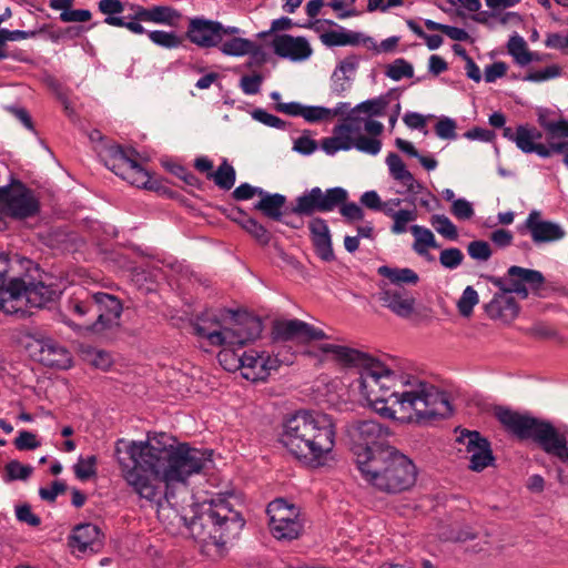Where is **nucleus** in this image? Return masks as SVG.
<instances>
[{"instance_id":"37","label":"nucleus","mask_w":568,"mask_h":568,"mask_svg":"<svg viewBox=\"0 0 568 568\" xmlns=\"http://www.w3.org/2000/svg\"><path fill=\"white\" fill-rule=\"evenodd\" d=\"M348 103H339V106L335 110H331L324 106H304L302 110L301 116H303L307 122H318L323 120H327L332 116L337 115L342 112L343 108H348Z\"/></svg>"},{"instance_id":"34","label":"nucleus","mask_w":568,"mask_h":568,"mask_svg":"<svg viewBox=\"0 0 568 568\" xmlns=\"http://www.w3.org/2000/svg\"><path fill=\"white\" fill-rule=\"evenodd\" d=\"M219 48L225 55L242 57L255 52L257 45L248 39L234 37L225 41L222 40Z\"/></svg>"},{"instance_id":"9","label":"nucleus","mask_w":568,"mask_h":568,"mask_svg":"<svg viewBox=\"0 0 568 568\" xmlns=\"http://www.w3.org/2000/svg\"><path fill=\"white\" fill-rule=\"evenodd\" d=\"M100 156L104 165L131 185L153 189L149 172L140 163V154L133 148L120 144L106 146Z\"/></svg>"},{"instance_id":"62","label":"nucleus","mask_w":568,"mask_h":568,"mask_svg":"<svg viewBox=\"0 0 568 568\" xmlns=\"http://www.w3.org/2000/svg\"><path fill=\"white\" fill-rule=\"evenodd\" d=\"M507 72V65L504 62H494L485 69V81L487 83L495 82L497 79L503 78Z\"/></svg>"},{"instance_id":"29","label":"nucleus","mask_w":568,"mask_h":568,"mask_svg":"<svg viewBox=\"0 0 568 568\" xmlns=\"http://www.w3.org/2000/svg\"><path fill=\"white\" fill-rule=\"evenodd\" d=\"M321 41L327 47H338V45H357V44H367V42H372V38L364 37L362 33L346 31V30H332L321 34Z\"/></svg>"},{"instance_id":"5","label":"nucleus","mask_w":568,"mask_h":568,"mask_svg":"<svg viewBox=\"0 0 568 568\" xmlns=\"http://www.w3.org/2000/svg\"><path fill=\"white\" fill-rule=\"evenodd\" d=\"M357 469L362 478L375 489L398 494L412 488L416 483L417 470L414 463L394 446L379 450V454L368 458L359 455Z\"/></svg>"},{"instance_id":"47","label":"nucleus","mask_w":568,"mask_h":568,"mask_svg":"<svg viewBox=\"0 0 568 568\" xmlns=\"http://www.w3.org/2000/svg\"><path fill=\"white\" fill-rule=\"evenodd\" d=\"M561 74V68L557 64L547 65L539 70H531L525 75L526 81L542 82L555 79Z\"/></svg>"},{"instance_id":"14","label":"nucleus","mask_w":568,"mask_h":568,"mask_svg":"<svg viewBox=\"0 0 568 568\" xmlns=\"http://www.w3.org/2000/svg\"><path fill=\"white\" fill-rule=\"evenodd\" d=\"M347 196V191L339 186L326 191L315 186L296 197L292 212L305 216H311L316 212H332L344 203Z\"/></svg>"},{"instance_id":"10","label":"nucleus","mask_w":568,"mask_h":568,"mask_svg":"<svg viewBox=\"0 0 568 568\" xmlns=\"http://www.w3.org/2000/svg\"><path fill=\"white\" fill-rule=\"evenodd\" d=\"M266 514L270 531L275 539L292 541L302 535L305 519L297 505L276 498L267 505Z\"/></svg>"},{"instance_id":"15","label":"nucleus","mask_w":568,"mask_h":568,"mask_svg":"<svg viewBox=\"0 0 568 568\" xmlns=\"http://www.w3.org/2000/svg\"><path fill=\"white\" fill-rule=\"evenodd\" d=\"M9 266L8 256L0 254V311L24 317L30 314L26 305V281L22 278L7 281Z\"/></svg>"},{"instance_id":"6","label":"nucleus","mask_w":568,"mask_h":568,"mask_svg":"<svg viewBox=\"0 0 568 568\" xmlns=\"http://www.w3.org/2000/svg\"><path fill=\"white\" fill-rule=\"evenodd\" d=\"M490 283L499 288L493 300L485 306L487 315L491 320L504 323L513 322L519 313V306L511 293L525 300L529 295V288L537 295L545 284L541 272L513 265L507 271L506 277L488 276Z\"/></svg>"},{"instance_id":"22","label":"nucleus","mask_w":568,"mask_h":568,"mask_svg":"<svg viewBox=\"0 0 568 568\" xmlns=\"http://www.w3.org/2000/svg\"><path fill=\"white\" fill-rule=\"evenodd\" d=\"M103 535L94 524H80L75 526L70 536L69 545L79 554L98 552L103 545Z\"/></svg>"},{"instance_id":"26","label":"nucleus","mask_w":568,"mask_h":568,"mask_svg":"<svg viewBox=\"0 0 568 568\" xmlns=\"http://www.w3.org/2000/svg\"><path fill=\"white\" fill-rule=\"evenodd\" d=\"M58 295V290L51 284L43 282H26V305L40 308L52 302Z\"/></svg>"},{"instance_id":"12","label":"nucleus","mask_w":568,"mask_h":568,"mask_svg":"<svg viewBox=\"0 0 568 568\" xmlns=\"http://www.w3.org/2000/svg\"><path fill=\"white\" fill-rule=\"evenodd\" d=\"M351 437V450L355 458V464L359 466V455L365 454L369 459L379 454V450L392 448L385 443L388 435L387 428H384L375 420H358L351 425L348 429Z\"/></svg>"},{"instance_id":"56","label":"nucleus","mask_w":568,"mask_h":568,"mask_svg":"<svg viewBox=\"0 0 568 568\" xmlns=\"http://www.w3.org/2000/svg\"><path fill=\"white\" fill-rule=\"evenodd\" d=\"M92 13L87 9H68L60 13L62 22H87L91 19Z\"/></svg>"},{"instance_id":"39","label":"nucleus","mask_w":568,"mask_h":568,"mask_svg":"<svg viewBox=\"0 0 568 568\" xmlns=\"http://www.w3.org/2000/svg\"><path fill=\"white\" fill-rule=\"evenodd\" d=\"M149 39L164 49H176L182 45L183 39L173 31L153 30L148 32Z\"/></svg>"},{"instance_id":"63","label":"nucleus","mask_w":568,"mask_h":568,"mask_svg":"<svg viewBox=\"0 0 568 568\" xmlns=\"http://www.w3.org/2000/svg\"><path fill=\"white\" fill-rule=\"evenodd\" d=\"M16 515L18 520L26 523L32 527H37L41 523L40 518L32 513L31 507L28 505L17 507Z\"/></svg>"},{"instance_id":"38","label":"nucleus","mask_w":568,"mask_h":568,"mask_svg":"<svg viewBox=\"0 0 568 568\" xmlns=\"http://www.w3.org/2000/svg\"><path fill=\"white\" fill-rule=\"evenodd\" d=\"M235 170L226 160L222 162L216 171L210 174V179H213L214 183L223 190H231L235 183Z\"/></svg>"},{"instance_id":"25","label":"nucleus","mask_w":568,"mask_h":568,"mask_svg":"<svg viewBox=\"0 0 568 568\" xmlns=\"http://www.w3.org/2000/svg\"><path fill=\"white\" fill-rule=\"evenodd\" d=\"M39 345V361L43 365L58 369H68L71 367L72 357L64 346L52 339L42 341Z\"/></svg>"},{"instance_id":"31","label":"nucleus","mask_w":568,"mask_h":568,"mask_svg":"<svg viewBox=\"0 0 568 568\" xmlns=\"http://www.w3.org/2000/svg\"><path fill=\"white\" fill-rule=\"evenodd\" d=\"M377 273L396 286L404 284L416 285L419 281L418 274L408 267L399 268L383 265L378 267Z\"/></svg>"},{"instance_id":"53","label":"nucleus","mask_w":568,"mask_h":568,"mask_svg":"<svg viewBox=\"0 0 568 568\" xmlns=\"http://www.w3.org/2000/svg\"><path fill=\"white\" fill-rule=\"evenodd\" d=\"M450 212L456 219L463 221L470 220L475 214L473 204L465 199H457L454 201Z\"/></svg>"},{"instance_id":"28","label":"nucleus","mask_w":568,"mask_h":568,"mask_svg":"<svg viewBox=\"0 0 568 568\" xmlns=\"http://www.w3.org/2000/svg\"><path fill=\"white\" fill-rule=\"evenodd\" d=\"M386 164L393 179L402 183L407 191L414 192L416 187L420 186L398 154L389 153L386 158Z\"/></svg>"},{"instance_id":"51","label":"nucleus","mask_w":568,"mask_h":568,"mask_svg":"<svg viewBox=\"0 0 568 568\" xmlns=\"http://www.w3.org/2000/svg\"><path fill=\"white\" fill-rule=\"evenodd\" d=\"M467 253L476 261L486 262L491 256V248L487 242L477 240L468 244Z\"/></svg>"},{"instance_id":"20","label":"nucleus","mask_w":568,"mask_h":568,"mask_svg":"<svg viewBox=\"0 0 568 568\" xmlns=\"http://www.w3.org/2000/svg\"><path fill=\"white\" fill-rule=\"evenodd\" d=\"M458 442L466 447L471 470L481 471L494 462L489 442L481 437L478 432L465 430Z\"/></svg>"},{"instance_id":"41","label":"nucleus","mask_w":568,"mask_h":568,"mask_svg":"<svg viewBox=\"0 0 568 568\" xmlns=\"http://www.w3.org/2000/svg\"><path fill=\"white\" fill-rule=\"evenodd\" d=\"M479 302L478 293L473 286H467L458 300L457 307L460 315L468 317L471 315L475 305Z\"/></svg>"},{"instance_id":"33","label":"nucleus","mask_w":568,"mask_h":568,"mask_svg":"<svg viewBox=\"0 0 568 568\" xmlns=\"http://www.w3.org/2000/svg\"><path fill=\"white\" fill-rule=\"evenodd\" d=\"M242 215V220H237V224L241 225L257 243L261 245H267L271 241L270 231L261 224L257 220L248 216L245 212L239 211Z\"/></svg>"},{"instance_id":"54","label":"nucleus","mask_w":568,"mask_h":568,"mask_svg":"<svg viewBox=\"0 0 568 568\" xmlns=\"http://www.w3.org/2000/svg\"><path fill=\"white\" fill-rule=\"evenodd\" d=\"M252 118L267 126L284 129L285 122L278 116L266 112L263 109H256L252 112Z\"/></svg>"},{"instance_id":"3","label":"nucleus","mask_w":568,"mask_h":568,"mask_svg":"<svg viewBox=\"0 0 568 568\" xmlns=\"http://www.w3.org/2000/svg\"><path fill=\"white\" fill-rule=\"evenodd\" d=\"M193 331L200 341L221 347L217 359L225 371H240L247 381L265 382L280 366L278 359L267 352L244 349L245 344L255 339L262 331L261 321L248 313H206L195 320Z\"/></svg>"},{"instance_id":"30","label":"nucleus","mask_w":568,"mask_h":568,"mask_svg":"<svg viewBox=\"0 0 568 568\" xmlns=\"http://www.w3.org/2000/svg\"><path fill=\"white\" fill-rule=\"evenodd\" d=\"M95 307L94 293L84 287H78L68 300L67 308L79 318L88 315Z\"/></svg>"},{"instance_id":"7","label":"nucleus","mask_w":568,"mask_h":568,"mask_svg":"<svg viewBox=\"0 0 568 568\" xmlns=\"http://www.w3.org/2000/svg\"><path fill=\"white\" fill-rule=\"evenodd\" d=\"M495 416L503 427L520 440L530 439L546 454L568 463V446L565 434L548 422L508 407L497 406Z\"/></svg>"},{"instance_id":"13","label":"nucleus","mask_w":568,"mask_h":568,"mask_svg":"<svg viewBox=\"0 0 568 568\" xmlns=\"http://www.w3.org/2000/svg\"><path fill=\"white\" fill-rule=\"evenodd\" d=\"M2 211L16 220L36 216L40 211V202L34 192L20 181L0 187Z\"/></svg>"},{"instance_id":"42","label":"nucleus","mask_w":568,"mask_h":568,"mask_svg":"<svg viewBox=\"0 0 568 568\" xmlns=\"http://www.w3.org/2000/svg\"><path fill=\"white\" fill-rule=\"evenodd\" d=\"M32 473V467L28 465H22L18 460L9 462L4 467V481L9 483L12 480H26Z\"/></svg>"},{"instance_id":"11","label":"nucleus","mask_w":568,"mask_h":568,"mask_svg":"<svg viewBox=\"0 0 568 568\" xmlns=\"http://www.w3.org/2000/svg\"><path fill=\"white\" fill-rule=\"evenodd\" d=\"M336 128L342 136L348 140L351 149L355 148L359 152L371 155L379 153L382 142L378 136L383 133V123L351 113Z\"/></svg>"},{"instance_id":"24","label":"nucleus","mask_w":568,"mask_h":568,"mask_svg":"<svg viewBox=\"0 0 568 568\" xmlns=\"http://www.w3.org/2000/svg\"><path fill=\"white\" fill-rule=\"evenodd\" d=\"M133 9V18L138 21L165 24L170 27H175L182 17L180 11L170 6H153L150 8L135 6Z\"/></svg>"},{"instance_id":"46","label":"nucleus","mask_w":568,"mask_h":568,"mask_svg":"<svg viewBox=\"0 0 568 568\" xmlns=\"http://www.w3.org/2000/svg\"><path fill=\"white\" fill-rule=\"evenodd\" d=\"M322 149L329 155L335 154L339 150H351V144L347 139L342 136L338 129L335 126L333 136L324 139L322 142Z\"/></svg>"},{"instance_id":"18","label":"nucleus","mask_w":568,"mask_h":568,"mask_svg":"<svg viewBox=\"0 0 568 568\" xmlns=\"http://www.w3.org/2000/svg\"><path fill=\"white\" fill-rule=\"evenodd\" d=\"M222 23L219 21L195 17L190 19L186 38L187 40L202 49L216 48L221 43L220 31Z\"/></svg>"},{"instance_id":"17","label":"nucleus","mask_w":568,"mask_h":568,"mask_svg":"<svg viewBox=\"0 0 568 568\" xmlns=\"http://www.w3.org/2000/svg\"><path fill=\"white\" fill-rule=\"evenodd\" d=\"M527 231L536 245L562 240L566 231L556 222L544 220L537 210L530 211L520 231Z\"/></svg>"},{"instance_id":"23","label":"nucleus","mask_w":568,"mask_h":568,"mask_svg":"<svg viewBox=\"0 0 568 568\" xmlns=\"http://www.w3.org/2000/svg\"><path fill=\"white\" fill-rule=\"evenodd\" d=\"M379 301L400 317L410 316L415 306V298L410 294L399 288H389L386 283L381 284Z\"/></svg>"},{"instance_id":"21","label":"nucleus","mask_w":568,"mask_h":568,"mask_svg":"<svg viewBox=\"0 0 568 568\" xmlns=\"http://www.w3.org/2000/svg\"><path fill=\"white\" fill-rule=\"evenodd\" d=\"M272 47L276 55L291 61H304L313 52L304 37H293L291 34L276 36L273 39Z\"/></svg>"},{"instance_id":"32","label":"nucleus","mask_w":568,"mask_h":568,"mask_svg":"<svg viewBox=\"0 0 568 568\" xmlns=\"http://www.w3.org/2000/svg\"><path fill=\"white\" fill-rule=\"evenodd\" d=\"M409 231L415 239L413 250L418 255L426 256L429 248H437L439 246L436 242L435 235L429 229L420 225H412Z\"/></svg>"},{"instance_id":"48","label":"nucleus","mask_w":568,"mask_h":568,"mask_svg":"<svg viewBox=\"0 0 568 568\" xmlns=\"http://www.w3.org/2000/svg\"><path fill=\"white\" fill-rule=\"evenodd\" d=\"M316 254L326 262L334 260L331 234L312 237Z\"/></svg>"},{"instance_id":"59","label":"nucleus","mask_w":568,"mask_h":568,"mask_svg":"<svg viewBox=\"0 0 568 568\" xmlns=\"http://www.w3.org/2000/svg\"><path fill=\"white\" fill-rule=\"evenodd\" d=\"M98 8L101 13L106 16L105 18H118L115 14H120L124 10L120 0H100Z\"/></svg>"},{"instance_id":"27","label":"nucleus","mask_w":568,"mask_h":568,"mask_svg":"<svg viewBox=\"0 0 568 568\" xmlns=\"http://www.w3.org/2000/svg\"><path fill=\"white\" fill-rule=\"evenodd\" d=\"M260 197L261 200L254 205V209L273 221H281L286 197L280 193L270 194L265 191Z\"/></svg>"},{"instance_id":"52","label":"nucleus","mask_w":568,"mask_h":568,"mask_svg":"<svg viewBox=\"0 0 568 568\" xmlns=\"http://www.w3.org/2000/svg\"><path fill=\"white\" fill-rule=\"evenodd\" d=\"M140 22L141 21L135 20L133 17H132L131 21H125L124 18H105L104 19V23H106L109 26L125 28L135 34H144V33L148 34L149 31H146L145 28Z\"/></svg>"},{"instance_id":"8","label":"nucleus","mask_w":568,"mask_h":568,"mask_svg":"<svg viewBox=\"0 0 568 568\" xmlns=\"http://www.w3.org/2000/svg\"><path fill=\"white\" fill-rule=\"evenodd\" d=\"M546 131L547 143H542V132L531 124H520L515 130L503 129V136L516 144L526 154L535 153L542 159L554 154H562L564 164L568 168V120L541 121Z\"/></svg>"},{"instance_id":"40","label":"nucleus","mask_w":568,"mask_h":568,"mask_svg":"<svg viewBox=\"0 0 568 568\" xmlns=\"http://www.w3.org/2000/svg\"><path fill=\"white\" fill-rule=\"evenodd\" d=\"M430 224L437 233L444 237L455 241L458 237L457 227L454 223L443 214H435L430 217Z\"/></svg>"},{"instance_id":"50","label":"nucleus","mask_w":568,"mask_h":568,"mask_svg":"<svg viewBox=\"0 0 568 568\" xmlns=\"http://www.w3.org/2000/svg\"><path fill=\"white\" fill-rule=\"evenodd\" d=\"M13 444L18 450H33L41 446L37 435L29 430H20Z\"/></svg>"},{"instance_id":"36","label":"nucleus","mask_w":568,"mask_h":568,"mask_svg":"<svg viewBox=\"0 0 568 568\" xmlns=\"http://www.w3.org/2000/svg\"><path fill=\"white\" fill-rule=\"evenodd\" d=\"M508 52L519 65H527L535 58V52L528 50L526 41L519 36L509 39Z\"/></svg>"},{"instance_id":"49","label":"nucleus","mask_w":568,"mask_h":568,"mask_svg":"<svg viewBox=\"0 0 568 568\" xmlns=\"http://www.w3.org/2000/svg\"><path fill=\"white\" fill-rule=\"evenodd\" d=\"M464 261L463 252L457 247L445 248L439 254V263L448 270H455Z\"/></svg>"},{"instance_id":"58","label":"nucleus","mask_w":568,"mask_h":568,"mask_svg":"<svg viewBox=\"0 0 568 568\" xmlns=\"http://www.w3.org/2000/svg\"><path fill=\"white\" fill-rule=\"evenodd\" d=\"M263 191L264 190L261 187L252 186L248 183H242L233 191L232 196L236 201H246L254 197L255 195L261 196Z\"/></svg>"},{"instance_id":"55","label":"nucleus","mask_w":568,"mask_h":568,"mask_svg":"<svg viewBox=\"0 0 568 568\" xmlns=\"http://www.w3.org/2000/svg\"><path fill=\"white\" fill-rule=\"evenodd\" d=\"M437 136L445 140H453L456 138V122L449 118L440 119L435 125Z\"/></svg>"},{"instance_id":"19","label":"nucleus","mask_w":568,"mask_h":568,"mask_svg":"<svg viewBox=\"0 0 568 568\" xmlns=\"http://www.w3.org/2000/svg\"><path fill=\"white\" fill-rule=\"evenodd\" d=\"M274 333L278 339L302 343L328 338L323 329L296 318L277 322L274 326Z\"/></svg>"},{"instance_id":"4","label":"nucleus","mask_w":568,"mask_h":568,"mask_svg":"<svg viewBox=\"0 0 568 568\" xmlns=\"http://www.w3.org/2000/svg\"><path fill=\"white\" fill-rule=\"evenodd\" d=\"M335 438V424L331 416L301 409L284 422L280 443L296 459L317 468L334 459Z\"/></svg>"},{"instance_id":"44","label":"nucleus","mask_w":568,"mask_h":568,"mask_svg":"<svg viewBox=\"0 0 568 568\" xmlns=\"http://www.w3.org/2000/svg\"><path fill=\"white\" fill-rule=\"evenodd\" d=\"M73 468L78 479L87 480L97 474V457L94 455L87 458L80 457Z\"/></svg>"},{"instance_id":"35","label":"nucleus","mask_w":568,"mask_h":568,"mask_svg":"<svg viewBox=\"0 0 568 568\" xmlns=\"http://www.w3.org/2000/svg\"><path fill=\"white\" fill-rule=\"evenodd\" d=\"M387 105L388 99L386 97H378L357 104L352 110V113L354 115L365 114V119H372V116H383Z\"/></svg>"},{"instance_id":"16","label":"nucleus","mask_w":568,"mask_h":568,"mask_svg":"<svg viewBox=\"0 0 568 568\" xmlns=\"http://www.w3.org/2000/svg\"><path fill=\"white\" fill-rule=\"evenodd\" d=\"M97 320L87 326L94 333H101L119 325L123 311L121 301L109 293H94Z\"/></svg>"},{"instance_id":"61","label":"nucleus","mask_w":568,"mask_h":568,"mask_svg":"<svg viewBox=\"0 0 568 568\" xmlns=\"http://www.w3.org/2000/svg\"><path fill=\"white\" fill-rule=\"evenodd\" d=\"M263 78L260 74L244 75L241 79V88L246 94H256L260 92Z\"/></svg>"},{"instance_id":"60","label":"nucleus","mask_w":568,"mask_h":568,"mask_svg":"<svg viewBox=\"0 0 568 568\" xmlns=\"http://www.w3.org/2000/svg\"><path fill=\"white\" fill-rule=\"evenodd\" d=\"M338 207L341 214L347 221H362L364 219V212L362 207L354 202L346 203L345 201Z\"/></svg>"},{"instance_id":"57","label":"nucleus","mask_w":568,"mask_h":568,"mask_svg":"<svg viewBox=\"0 0 568 568\" xmlns=\"http://www.w3.org/2000/svg\"><path fill=\"white\" fill-rule=\"evenodd\" d=\"M351 87L349 78L341 73V71H334L331 80V91L335 95H342Z\"/></svg>"},{"instance_id":"2","label":"nucleus","mask_w":568,"mask_h":568,"mask_svg":"<svg viewBox=\"0 0 568 568\" xmlns=\"http://www.w3.org/2000/svg\"><path fill=\"white\" fill-rule=\"evenodd\" d=\"M320 348L344 364L359 367V392L385 418L422 424L453 412L447 394L417 376L396 374L379 359L351 347L324 344Z\"/></svg>"},{"instance_id":"43","label":"nucleus","mask_w":568,"mask_h":568,"mask_svg":"<svg viewBox=\"0 0 568 568\" xmlns=\"http://www.w3.org/2000/svg\"><path fill=\"white\" fill-rule=\"evenodd\" d=\"M386 75L394 81H399L404 78H412L414 69L409 62L404 59H397L387 67Z\"/></svg>"},{"instance_id":"64","label":"nucleus","mask_w":568,"mask_h":568,"mask_svg":"<svg viewBox=\"0 0 568 568\" xmlns=\"http://www.w3.org/2000/svg\"><path fill=\"white\" fill-rule=\"evenodd\" d=\"M545 45L550 49H557L568 52V34L548 33L545 40Z\"/></svg>"},{"instance_id":"1","label":"nucleus","mask_w":568,"mask_h":568,"mask_svg":"<svg viewBox=\"0 0 568 568\" xmlns=\"http://www.w3.org/2000/svg\"><path fill=\"white\" fill-rule=\"evenodd\" d=\"M175 442L172 436L155 432H149L145 440L119 438L114 458L123 479L140 498L158 506L159 519H169L172 529L183 527L195 539L214 538L223 544L236 538L245 520L222 495L192 507L190 518L170 506L168 490L201 473L212 456L211 452L187 444L174 447Z\"/></svg>"},{"instance_id":"45","label":"nucleus","mask_w":568,"mask_h":568,"mask_svg":"<svg viewBox=\"0 0 568 568\" xmlns=\"http://www.w3.org/2000/svg\"><path fill=\"white\" fill-rule=\"evenodd\" d=\"M417 219L416 210H399L393 219L390 231L394 234H403L409 230L408 224Z\"/></svg>"}]
</instances>
